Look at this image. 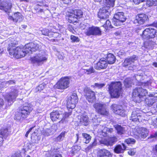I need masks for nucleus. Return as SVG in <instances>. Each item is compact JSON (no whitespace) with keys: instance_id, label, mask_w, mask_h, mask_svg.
Here are the masks:
<instances>
[{"instance_id":"e433bc0d","label":"nucleus","mask_w":157,"mask_h":157,"mask_svg":"<svg viewBox=\"0 0 157 157\" xmlns=\"http://www.w3.org/2000/svg\"><path fill=\"white\" fill-rule=\"evenodd\" d=\"M138 113H137L136 111H133L131 115V119L130 120H132V121H138Z\"/></svg>"},{"instance_id":"a18cd8bd","label":"nucleus","mask_w":157,"mask_h":157,"mask_svg":"<svg viewBox=\"0 0 157 157\" xmlns=\"http://www.w3.org/2000/svg\"><path fill=\"white\" fill-rule=\"evenodd\" d=\"M70 38L72 42H78L80 40L79 38L78 37L73 35L71 36Z\"/></svg>"},{"instance_id":"9b49d317","label":"nucleus","mask_w":157,"mask_h":157,"mask_svg":"<svg viewBox=\"0 0 157 157\" xmlns=\"http://www.w3.org/2000/svg\"><path fill=\"white\" fill-rule=\"evenodd\" d=\"M47 56L44 51H40V52L34 57L31 58L32 62L34 63H43L46 61Z\"/></svg>"},{"instance_id":"ea45409f","label":"nucleus","mask_w":157,"mask_h":157,"mask_svg":"<svg viewBox=\"0 0 157 157\" xmlns=\"http://www.w3.org/2000/svg\"><path fill=\"white\" fill-rule=\"evenodd\" d=\"M146 4L147 6H151L153 5L155 6L157 5V0H148Z\"/></svg>"},{"instance_id":"ddd939ff","label":"nucleus","mask_w":157,"mask_h":157,"mask_svg":"<svg viewBox=\"0 0 157 157\" xmlns=\"http://www.w3.org/2000/svg\"><path fill=\"white\" fill-rule=\"evenodd\" d=\"M113 112L116 114L125 117L126 115V111L124 109L122 105L117 104H113L111 106Z\"/></svg>"},{"instance_id":"20e7f679","label":"nucleus","mask_w":157,"mask_h":157,"mask_svg":"<svg viewBox=\"0 0 157 157\" xmlns=\"http://www.w3.org/2000/svg\"><path fill=\"white\" fill-rule=\"evenodd\" d=\"M71 114L70 113H62L60 111H53L50 113V117L53 121H56L61 119L59 122L63 123L65 121L66 117Z\"/></svg>"},{"instance_id":"2eb2a0df","label":"nucleus","mask_w":157,"mask_h":157,"mask_svg":"<svg viewBox=\"0 0 157 157\" xmlns=\"http://www.w3.org/2000/svg\"><path fill=\"white\" fill-rule=\"evenodd\" d=\"M84 91V96L89 102L92 103L95 101L96 97L94 92L88 87H85Z\"/></svg>"},{"instance_id":"5fc2aeb1","label":"nucleus","mask_w":157,"mask_h":157,"mask_svg":"<svg viewBox=\"0 0 157 157\" xmlns=\"http://www.w3.org/2000/svg\"><path fill=\"white\" fill-rule=\"evenodd\" d=\"M81 149V147L80 146L78 145L75 146L73 148V149L74 150L79 151Z\"/></svg>"},{"instance_id":"37998d69","label":"nucleus","mask_w":157,"mask_h":157,"mask_svg":"<svg viewBox=\"0 0 157 157\" xmlns=\"http://www.w3.org/2000/svg\"><path fill=\"white\" fill-rule=\"evenodd\" d=\"M103 26L105 28H113L112 26L110 21L109 20H107L106 21L104 25Z\"/></svg>"},{"instance_id":"58836bf2","label":"nucleus","mask_w":157,"mask_h":157,"mask_svg":"<svg viewBox=\"0 0 157 157\" xmlns=\"http://www.w3.org/2000/svg\"><path fill=\"white\" fill-rule=\"evenodd\" d=\"M52 130L50 128H45L44 129L42 132V134L45 136L50 135L51 134Z\"/></svg>"},{"instance_id":"774afa93","label":"nucleus","mask_w":157,"mask_h":157,"mask_svg":"<svg viewBox=\"0 0 157 157\" xmlns=\"http://www.w3.org/2000/svg\"><path fill=\"white\" fill-rule=\"evenodd\" d=\"M21 27L23 29H25L27 27V25H22Z\"/></svg>"},{"instance_id":"4d7b16f0","label":"nucleus","mask_w":157,"mask_h":157,"mask_svg":"<svg viewBox=\"0 0 157 157\" xmlns=\"http://www.w3.org/2000/svg\"><path fill=\"white\" fill-rule=\"evenodd\" d=\"M32 144H31V143H27L26 144V145L27 147V148L28 149H30L31 147H32Z\"/></svg>"},{"instance_id":"09e8293b","label":"nucleus","mask_w":157,"mask_h":157,"mask_svg":"<svg viewBox=\"0 0 157 157\" xmlns=\"http://www.w3.org/2000/svg\"><path fill=\"white\" fill-rule=\"evenodd\" d=\"M42 34L45 36H48L49 33V30L48 29H44L41 31Z\"/></svg>"},{"instance_id":"864d4df0","label":"nucleus","mask_w":157,"mask_h":157,"mask_svg":"<svg viewBox=\"0 0 157 157\" xmlns=\"http://www.w3.org/2000/svg\"><path fill=\"white\" fill-rule=\"evenodd\" d=\"M52 157H62V156L60 154L56 152L52 155Z\"/></svg>"},{"instance_id":"c03bdc74","label":"nucleus","mask_w":157,"mask_h":157,"mask_svg":"<svg viewBox=\"0 0 157 157\" xmlns=\"http://www.w3.org/2000/svg\"><path fill=\"white\" fill-rule=\"evenodd\" d=\"M105 84L104 83H95L93 85L94 87L98 88V89L101 88L104 86Z\"/></svg>"},{"instance_id":"72a5a7b5","label":"nucleus","mask_w":157,"mask_h":157,"mask_svg":"<svg viewBox=\"0 0 157 157\" xmlns=\"http://www.w3.org/2000/svg\"><path fill=\"white\" fill-rule=\"evenodd\" d=\"M9 134V132L7 128H2L0 130V135L4 138H6Z\"/></svg>"},{"instance_id":"603ef678","label":"nucleus","mask_w":157,"mask_h":157,"mask_svg":"<svg viewBox=\"0 0 157 157\" xmlns=\"http://www.w3.org/2000/svg\"><path fill=\"white\" fill-rule=\"evenodd\" d=\"M21 154L20 152L15 153L11 157H21Z\"/></svg>"},{"instance_id":"423d86ee","label":"nucleus","mask_w":157,"mask_h":157,"mask_svg":"<svg viewBox=\"0 0 157 157\" xmlns=\"http://www.w3.org/2000/svg\"><path fill=\"white\" fill-rule=\"evenodd\" d=\"M19 90V89L17 86L12 87L10 93L6 95L5 97L8 105H10L13 103L14 100L18 95Z\"/></svg>"},{"instance_id":"7ed1b4c3","label":"nucleus","mask_w":157,"mask_h":157,"mask_svg":"<svg viewBox=\"0 0 157 157\" xmlns=\"http://www.w3.org/2000/svg\"><path fill=\"white\" fill-rule=\"evenodd\" d=\"M109 92L113 98H118L121 94V84L120 82H112L109 85Z\"/></svg>"},{"instance_id":"1a4fd4ad","label":"nucleus","mask_w":157,"mask_h":157,"mask_svg":"<svg viewBox=\"0 0 157 157\" xmlns=\"http://www.w3.org/2000/svg\"><path fill=\"white\" fill-rule=\"evenodd\" d=\"M70 79L67 77L62 78L58 81L55 87L56 88L61 90H64L69 86Z\"/></svg>"},{"instance_id":"e2e57ef3","label":"nucleus","mask_w":157,"mask_h":157,"mask_svg":"<svg viewBox=\"0 0 157 157\" xmlns=\"http://www.w3.org/2000/svg\"><path fill=\"white\" fill-rule=\"evenodd\" d=\"M157 137V133H155L154 135H152L151 136L150 138H156Z\"/></svg>"},{"instance_id":"4c0bfd02","label":"nucleus","mask_w":157,"mask_h":157,"mask_svg":"<svg viewBox=\"0 0 157 157\" xmlns=\"http://www.w3.org/2000/svg\"><path fill=\"white\" fill-rule=\"evenodd\" d=\"M101 130L102 132L107 134L109 133L112 132L113 131V129L112 128H109L106 127L102 126Z\"/></svg>"},{"instance_id":"8fccbe9b","label":"nucleus","mask_w":157,"mask_h":157,"mask_svg":"<svg viewBox=\"0 0 157 157\" xmlns=\"http://www.w3.org/2000/svg\"><path fill=\"white\" fill-rule=\"evenodd\" d=\"M85 70L86 72H88L87 74H90L94 72V70L93 69V67H90V69H87Z\"/></svg>"},{"instance_id":"412c9836","label":"nucleus","mask_w":157,"mask_h":157,"mask_svg":"<svg viewBox=\"0 0 157 157\" xmlns=\"http://www.w3.org/2000/svg\"><path fill=\"white\" fill-rule=\"evenodd\" d=\"M148 17L144 13L140 14L136 17L134 23H137L139 24H142L147 19Z\"/></svg>"},{"instance_id":"f257e3e1","label":"nucleus","mask_w":157,"mask_h":157,"mask_svg":"<svg viewBox=\"0 0 157 157\" xmlns=\"http://www.w3.org/2000/svg\"><path fill=\"white\" fill-rule=\"evenodd\" d=\"M41 48V44L35 42L27 44L21 48L16 47L15 44L11 43L8 45L7 50L10 55L18 59L25 56L27 53L31 54L33 52L40 51Z\"/></svg>"},{"instance_id":"4be33fe9","label":"nucleus","mask_w":157,"mask_h":157,"mask_svg":"<svg viewBox=\"0 0 157 157\" xmlns=\"http://www.w3.org/2000/svg\"><path fill=\"white\" fill-rule=\"evenodd\" d=\"M117 138L114 136L108 138H104L101 141V143L106 146H112L114 143L117 141Z\"/></svg>"},{"instance_id":"b1692460","label":"nucleus","mask_w":157,"mask_h":157,"mask_svg":"<svg viewBox=\"0 0 157 157\" xmlns=\"http://www.w3.org/2000/svg\"><path fill=\"white\" fill-rule=\"evenodd\" d=\"M153 94H150L149 95V97L146 98L145 100L146 105L149 106L152 105L155 102V100L157 99V96H154Z\"/></svg>"},{"instance_id":"680f3d73","label":"nucleus","mask_w":157,"mask_h":157,"mask_svg":"<svg viewBox=\"0 0 157 157\" xmlns=\"http://www.w3.org/2000/svg\"><path fill=\"white\" fill-rule=\"evenodd\" d=\"M4 104V102L3 99L1 98H0V105H3Z\"/></svg>"},{"instance_id":"3c124183","label":"nucleus","mask_w":157,"mask_h":157,"mask_svg":"<svg viewBox=\"0 0 157 157\" xmlns=\"http://www.w3.org/2000/svg\"><path fill=\"white\" fill-rule=\"evenodd\" d=\"M6 83L10 85H13L15 83V81L14 80H10L6 82Z\"/></svg>"},{"instance_id":"bb28decb","label":"nucleus","mask_w":157,"mask_h":157,"mask_svg":"<svg viewBox=\"0 0 157 157\" xmlns=\"http://www.w3.org/2000/svg\"><path fill=\"white\" fill-rule=\"evenodd\" d=\"M37 131L35 130L31 135V141L33 143H38L40 140L41 136L37 135Z\"/></svg>"},{"instance_id":"6ab92c4d","label":"nucleus","mask_w":157,"mask_h":157,"mask_svg":"<svg viewBox=\"0 0 157 157\" xmlns=\"http://www.w3.org/2000/svg\"><path fill=\"white\" fill-rule=\"evenodd\" d=\"M109 13V9L103 6L100 10L98 13V17L100 19H106L108 17Z\"/></svg>"},{"instance_id":"39448f33","label":"nucleus","mask_w":157,"mask_h":157,"mask_svg":"<svg viewBox=\"0 0 157 157\" xmlns=\"http://www.w3.org/2000/svg\"><path fill=\"white\" fill-rule=\"evenodd\" d=\"M147 94V91L142 88L138 87L135 89L132 93V97L135 98L136 101L140 102L144 99V98Z\"/></svg>"},{"instance_id":"5701e85b","label":"nucleus","mask_w":157,"mask_h":157,"mask_svg":"<svg viewBox=\"0 0 157 157\" xmlns=\"http://www.w3.org/2000/svg\"><path fill=\"white\" fill-rule=\"evenodd\" d=\"M108 65V63L105 58H101L96 64L95 68L97 70L100 69H104L106 68Z\"/></svg>"},{"instance_id":"c756f323","label":"nucleus","mask_w":157,"mask_h":157,"mask_svg":"<svg viewBox=\"0 0 157 157\" xmlns=\"http://www.w3.org/2000/svg\"><path fill=\"white\" fill-rule=\"evenodd\" d=\"M115 0H104V6L107 9L113 7L115 4Z\"/></svg>"},{"instance_id":"bf43d9fd","label":"nucleus","mask_w":157,"mask_h":157,"mask_svg":"<svg viewBox=\"0 0 157 157\" xmlns=\"http://www.w3.org/2000/svg\"><path fill=\"white\" fill-rule=\"evenodd\" d=\"M138 121L139 122H142V116H140L139 114L138 113Z\"/></svg>"},{"instance_id":"13d9d810","label":"nucleus","mask_w":157,"mask_h":157,"mask_svg":"<svg viewBox=\"0 0 157 157\" xmlns=\"http://www.w3.org/2000/svg\"><path fill=\"white\" fill-rule=\"evenodd\" d=\"M153 151H154L155 154L157 155V144L155 145L154 148H153Z\"/></svg>"},{"instance_id":"69168bd1","label":"nucleus","mask_w":157,"mask_h":157,"mask_svg":"<svg viewBox=\"0 0 157 157\" xmlns=\"http://www.w3.org/2000/svg\"><path fill=\"white\" fill-rule=\"evenodd\" d=\"M153 25L154 26L157 28V21L153 23Z\"/></svg>"},{"instance_id":"cd10ccee","label":"nucleus","mask_w":157,"mask_h":157,"mask_svg":"<svg viewBox=\"0 0 157 157\" xmlns=\"http://www.w3.org/2000/svg\"><path fill=\"white\" fill-rule=\"evenodd\" d=\"M122 146L121 145H118L115 147L114 150L115 153L119 154L124 152V151L126 149V146L124 144H122Z\"/></svg>"},{"instance_id":"0e129e2a","label":"nucleus","mask_w":157,"mask_h":157,"mask_svg":"<svg viewBox=\"0 0 157 157\" xmlns=\"http://www.w3.org/2000/svg\"><path fill=\"white\" fill-rule=\"evenodd\" d=\"M121 33V32H117L114 33V34L116 36H117L120 35Z\"/></svg>"},{"instance_id":"a211bd4d","label":"nucleus","mask_w":157,"mask_h":157,"mask_svg":"<svg viewBox=\"0 0 157 157\" xmlns=\"http://www.w3.org/2000/svg\"><path fill=\"white\" fill-rule=\"evenodd\" d=\"M83 12L80 10H73L70 14L69 15V20H72L73 18L79 19L82 17Z\"/></svg>"},{"instance_id":"9d476101","label":"nucleus","mask_w":157,"mask_h":157,"mask_svg":"<svg viewBox=\"0 0 157 157\" xmlns=\"http://www.w3.org/2000/svg\"><path fill=\"white\" fill-rule=\"evenodd\" d=\"M114 19L112 23L115 26H117L121 25L126 20V17L124 13L122 12H119L116 13L114 16Z\"/></svg>"},{"instance_id":"a19ab883","label":"nucleus","mask_w":157,"mask_h":157,"mask_svg":"<svg viewBox=\"0 0 157 157\" xmlns=\"http://www.w3.org/2000/svg\"><path fill=\"white\" fill-rule=\"evenodd\" d=\"M46 84L44 83L39 85L38 86L36 87V91L40 92L41 90H43L46 86Z\"/></svg>"},{"instance_id":"338daca9","label":"nucleus","mask_w":157,"mask_h":157,"mask_svg":"<svg viewBox=\"0 0 157 157\" xmlns=\"http://www.w3.org/2000/svg\"><path fill=\"white\" fill-rule=\"evenodd\" d=\"M153 65L155 67H157V63L156 62L154 63Z\"/></svg>"},{"instance_id":"6e6552de","label":"nucleus","mask_w":157,"mask_h":157,"mask_svg":"<svg viewBox=\"0 0 157 157\" xmlns=\"http://www.w3.org/2000/svg\"><path fill=\"white\" fill-rule=\"evenodd\" d=\"M101 31L98 27L92 26L86 29L85 31V34L87 36H99L101 35Z\"/></svg>"},{"instance_id":"de8ad7c7","label":"nucleus","mask_w":157,"mask_h":157,"mask_svg":"<svg viewBox=\"0 0 157 157\" xmlns=\"http://www.w3.org/2000/svg\"><path fill=\"white\" fill-rule=\"evenodd\" d=\"M136 151L135 149H131L129 150L128 151V154L130 155H134L136 153Z\"/></svg>"},{"instance_id":"7c9ffc66","label":"nucleus","mask_w":157,"mask_h":157,"mask_svg":"<svg viewBox=\"0 0 157 157\" xmlns=\"http://www.w3.org/2000/svg\"><path fill=\"white\" fill-rule=\"evenodd\" d=\"M114 127L117 131V133L119 135L124 134L125 132V130L124 128L122 127L121 125L115 124Z\"/></svg>"},{"instance_id":"79ce46f5","label":"nucleus","mask_w":157,"mask_h":157,"mask_svg":"<svg viewBox=\"0 0 157 157\" xmlns=\"http://www.w3.org/2000/svg\"><path fill=\"white\" fill-rule=\"evenodd\" d=\"M136 142L135 139L132 138H129L125 140V142L128 144H134Z\"/></svg>"},{"instance_id":"f704fd0d","label":"nucleus","mask_w":157,"mask_h":157,"mask_svg":"<svg viewBox=\"0 0 157 157\" xmlns=\"http://www.w3.org/2000/svg\"><path fill=\"white\" fill-rule=\"evenodd\" d=\"M82 136L84 138L83 141L86 144L89 143L91 140V136L89 134L86 133H82Z\"/></svg>"},{"instance_id":"c9c22d12","label":"nucleus","mask_w":157,"mask_h":157,"mask_svg":"<svg viewBox=\"0 0 157 157\" xmlns=\"http://www.w3.org/2000/svg\"><path fill=\"white\" fill-rule=\"evenodd\" d=\"M132 83L131 79L130 78H126L124 82V85L126 88H129L131 86Z\"/></svg>"},{"instance_id":"49530a36","label":"nucleus","mask_w":157,"mask_h":157,"mask_svg":"<svg viewBox=\"0 0 157 157\" xmlns=\"http://www.w3.org/2000/svg\"><path fill=\"white\" fill-rule=\"evenodd\" d=\"M65 136V133L64 132H62L56 138V140L57 141H61L62 140Z\"/></svg>"},{"instance_id":"052dcab7","label":"nucleus","mask_w":157,"mask_h":157,"mask_svg":"<svg viewBox=\"0 0 157 157\" xmlns=\"http://www.w3.org/2000/svg\"><path fill=\"white\" fill-rule=\"evenodd\" d=\"M34 128V127H32L31 128H30L29 130L26 132L25 135V136L26 137H27L29 133L31 132V131Z\"/></svg>"},{"instance_id":"473e14b6","label":"nucleus","mask_w":157,"mask_h":157,"mask_svg":"<svg viewBox=\"0 0 157 157\" xmlns=\"http://www.w3.org/2000/svg\"><path fill=\"white\" fill-rule=\"evenodd\" d=\"M116 59L115 56L113 54L109 53L107 55V60L109 64L114 63L116 61Z\"/></svg>"},{"instance_id":"0eeeda50","label":"nucleus","mask_w":157,"mask_h":157,"mask_svg":"<svg viewBox=\"0 0 157 157\" xmlns=\"http://www.w3.org/2000/svg\"><path fill=\"white\" fill-rule=\"evenodd\" d=\"M144 39H149L157 37V31L153 28L149 27L146 29L141 35Z\"/></svg>"},{"instance_id":"aec40b11","label":"nucleus","mask_w":157,"mask_h":157,"mask_svg":"<svg viewBox=\"0 0 157 157\" xmlns=\"http://www.w3.org/2000/svg\"><path fill=\"white\" fill-rule=\"evenodd\" d=\"M8 19L15 22H20L23 20L24 17L21 13L17 12L14 13L12 16H9Z\"/></svg>"},{"instance_id":"c85d7f7f","label":"nucleus","mask_w":157,"mask_h":157,"mask_svg":"<svg viewBox=\"0 0 157 157\" xmlns=\"http://www.w3.org/2000/svg\"><path fill=\"white\" fill-rule=\"evenodd\" d=\"M98 157H112L110 151L106 149L100 150Z\"/></svg>"},{"instance_id":"393cba45","label":"nucleus","mask_w":157,"mask_h":157,"mask_svg":"<svg viewBox=\"0 0 157 157\" xmlns=\"http://www.w3.org/2000/svg\"><path fill=\"white\" fill-rule=\"evenodd\" d=\"M79 122V124L81 125L87 126L89 124V122L88 117L85 114H83L80 116Z\"/></svg>"},{"instance_id":"4468645a","label":"nucleus","mask_w":157,"mask_h":157,"mask_svg":"<svg viewBox=\"0 0 157 157\" xmlns=\"http://www.w3.org/2000/svg\"><path fill=\"white\" fill-rule=\"evenodd\" d=\"M78 99L77 94L74 93L68 98L67 107L68 109H73L75 106V104L78 101Z\"/></svg>"},{"instance_id":"f8f14e48","label":"nucleus","mask_w":157,"mask_h":157,"mask_svg":"<svg viewBox=\"0 0 157 157\" xmlns=\"http://www.w3.org/2000/svg\"><path fill=\"white\" fill-rule=\"evenodd\" d=\"M138 56L135 55L128 57L125 59L123 63V66L128 68L129 70H132L133 69V67L132 66V64L138 59Z\"/></svg>"},{"instance_id":"f03ea898","label":"nucleus","mask_w":157,"mask_h":157,"mask_svg":"<svg viewBox=\"0 0 157 157\" xmlns=\"http://www.w3.org/2000/svg\"><path fill=\"white\" fill-rule=\"evenodd\" d=\"M33 109V105L30 103H25L21 107L17 113L14 118L18 121L22 120L27 117Z\"/></svg>"},{"instance_id":"a878e982","label":"nucleus","mask_w":157,"mask_h":157,"mask_svg":"<svg viewBox=\"0 0 157 157\" xmlns=\"http://www.w3.org/2000/svg\"><path fill=\"white\" fill-rule=\"evenodd\" d=\"M138 133L140 136L142 138H145L148 135V130L147 129L144 127H140L138 128Z\"/></svg>"},{"instance_id":"6e6d98bb","label":"nucleus","mask_w":157,"mask_h":157,"mask_svg":"<svg viewBox=\"0 0 157 157\" xmlns=\"http://www.w3.org/2000/svg\"><path fill=\"white\" fill-rule=\"evenodd\" d=\"M94 144L93 143H92L89 146H88L86 149V150L88 151L90 149H91L92 147L94 146Z\"/></svg>"},{"instance_id":"f3484780","label":"nucleus","mask_w":157,"mask_h":157,"mask_svg":"<svg viewBox=\"0 0 157 157\" xmlns=\"http://www.w3.org/2000/svg\"><path fill=\"white\" fill-rule=\"evenodd\" d=\"M12 6V4L10 0H0V9L5 12L10 13Z\"/></svg>"},{"instance_id":"dca6fc26","label":"nucleus","mask_w":157,"mask_h":157,"mask_svg":"<svg viewBox=\"0 0 157 157\" xmlns=\"http://www.w3.org/2000/svg\"><path fill=\"white\" fill-rule=\"evenodd\" d=\"M93 106L98 113L102 115H108L109 112L106 109L105 105H104L99 103H96Z\"/></svg>"},{"instance_id":"2f4dec72","label":"nucleus","mask_w":157,"mask_h":157,"mask_svg":"<svg viewBox=\"0 0 157 157\" xmlns=\"http://www.w3.org/2000/svg\"><path fill=\"white\" fill-rule=\"evenodd\" d=\"M148 122L154 128H157V117L155 116L150 117L148 120Z\"/></svg>"}]
</instances>
